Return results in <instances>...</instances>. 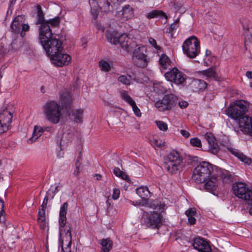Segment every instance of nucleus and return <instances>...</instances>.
Here are the masks:
<instances>
[{
    "label": "nucleus",
    "instance_id": "nucleus-1",
    "mask_svg": "<svg viewBox=\"0 0 252 252\" xmlns=\"http://www.w3.org/2000/svg\"><path fill=\"white\" fill-rule=\"evenodd\" d=\"M43 113L47 121L53 124L59 123L62 117V109L56 101H47L43 106Z\"/></svg>",
    "mask_w": 252,
    "mask_h": 252
},
{
    "label": "nucleus",
    "instance_id": "nucleus-2",
    "mask_svg": "<svg viewBox=\"0 0 252 252\" xmlns=\"http://www.w3.org/2000/svg\"><path fill=\"white\" fill-rule=\"evenodd\" d=\"M183 158L176 151H172L164 158V167L171 174L177 173L182 167Z\"/></svg>",
    "mask_w": 252,
    "mask_h": 252
},
{
    "label": "nucleus",
    "instance_id": "nucleus-3",
    "mask_svg": "<svg viewBox=\"0 0 252 252\" xmlns=\"http://www.w3.org/2000/svg\"><path fill=\"white\" fill-rule=\"evenodd\" d=\"M60 23V18L59 17H56L39 24L38 31L39 40L40 43H45V41L52 38V28L59 26Z\"/></svg>",
    "mask_w": 252,
    "mask_h": 252
},
{
    "label": "nucleus",
    "instance_id": "nucleus-4",
    "mask_svg": "<svg viewBox=\"0 0 252 252\" xmlns=\"http://www.w3.org/2000/svg\"><path fill=\"white\" fill-rule=\"evenodd\" d=\"M106 37L108 40L114 44H119L121 47L127 52H132L137 45L135 42L126 34H123L117 36L116 34L107 33Z\"/></svg>",
    "mask_w": 252,
    "mask_h": 252
},
{
    "label": "nucleus",
    "instance_id": "nucleus-5",
    "mask_svg": "<svg viewBox=\"0 0 252 252\" xmlns=\"http://www.w3.org/2000/svg\"><path fill=\"white\" fill-rule=\"evenodd\" d=\"M213 170L212 165L207 162H202L194 169L192 180L197 184H201L210 177Z\"/></svg>",
    "mask_w": 252,
    "mask_h": 252
},
{
    "label": "nucleus",
    "instance_id": "nucleus-6",
    "mask_svg": "<svg viewBox=\"0 0 252 252\" xmlns=\"http://www.w3.org/2000/svg\"><path fill=\"white\" fill-rule=\"evenodd\" d=\"M182 48L188 57L194 58L200 52V42L195 36H191L184 42Z\"/></svg>",
    "mask_w": 252,
    "mask_h": 252
},
{
    "label": "nucleus",
    "instance_id": "nucleus-7",
    "mask_svg": "<svg viewBox=\"0 0 252 252\" xmlns=\"http://www.w3.org/2000/svg\"><path fill=\"white\" fill-rule=\"evenodd\" d=\"M249 107L248 102L243 100H239L228 107L226 114L232 118L238 120L246 114Z\"/></svg>",
    "mask_w": 252,
    "mask_h": 252
},
{
    "label": "nucleus",
    "instance_id": "nucleus-8",
    "mask_svg": "<svg viewBox=\"0 0 252 252\" xmlns=\"http://www.w3.org/2000/svg\"><path fill=\"white\" fill-rule=\"evenodd\" d=\"M178 98L173 94H166L162 99L158 100L155 103V107L159 111H169L176 106Z\"/></svg>",
    "mask_w": 252,
    "mask_h": 252
},
{
    "label": "nucleus",
    "instance_id": "nucleus-9",
    "mask_svg": "<svg viewBox=\"0 0 252 252\" xmlns=\"http://www.w3.org/2000/svg\"><path fill=\"white\" fill-rule=\"evenodd\" d=\"M161 219L162 216L158 212H144L142 217V221L146 226L155 229L160 226L162 223Z\"/></svg>",
    "mask_w": 252,
    "mask_h": 252
},
{
    "label": "nucleus",
    "instance_id": "nucleus-10",
    "mask_svg": "<svg viewBox=\"0 0 252 252\" xmlns=\"http://www.w3.org/2000/svg\"><path fill=\"white\" fill-rule=\"evenodd\" d=\"M41 44L50 58L57 54L62 52L63 50L62 42L56 38H51L45 41V43H42Z\"/></svg>",
    "mask_w": 252,
    "mask_h": 252
},
{
    "label": "nucleus",
    "instance_id": "nucleus-11",
    "mask_svg": "<svg viewBox=\"0 0 252 252\" xmlns=\"http://www.w3.org/2000/svg\"><path fill=\"white\" fill-rule=\"evenodd\" d=\"M25 18L23 15H18L15 18L11 24V29L15 34H20V40L21 41L25 36V32L29 30L28 24L24 23Z\"/></svg>",
    "mask_w": 252,
    "mask_h": 252
},
{
    "label": "nucleus",
    "instance_id": "nucleus-12",
    "mask_svg": "<svg viewBox=\"0 0 252 252\" xmlns=\"http://www.w3.org/2000/svg\"><path fill=\"white\" fill-rule=\"evenodd\" d=\"M234 194L238 198L246 202L252 199V190L242 182H238L233 185L232 188Z\"/></svg>",
    "mask_w": 252,
    "mask_h": 252
},
{
    "label": "nucleus",
    "instance_id": "nucleus-13",
    "mask_svg": "<svg viewBox=\"0 0 252 252\" xmlns=\"http://www.w3.org/2000/svg\"><path fill=\"white\" fill-rule=\"evenodd\" d=\"M164 76L168 81L173 82L177 85L183 84L186 79V75L176 67L165 73Z\"/></svg>",
    "mask_w": 252,
    "mask_h": 252
},
{
    "label": "nucleus",
    "instance_id": "nucleus-14",
    "mask_svg": "<svg viewBox=\"0 0 252 252\" xmlns=\"http://www.w3.org/2000/svg\"><path fill=\"white\" fill-rule=\"evenodd\" d=\"M12 112L6 107L0 113V133L6 132L10 125Z\"/></svg>",
    "mask_w": 252,
    "mask_h": 252
},
{
    "label": "nucleus",
    "instance_id": "nucleus-15",
    "mask_svg": "<svg viewBox=\"0 0 252 252\" xmlns=\"http://www.w3.org/2000/svg\"><path fill=\"white\" fill-rule=\"evenodd\" d=\"M145 50V47L142 46L133 51L134 57L137 59L136 64L141 67H146L148 62L147 56L143 53Z\"/></svg>",
    "mask_w": 252,
    "mask_h": 252
},
{
    "label": "nucleus",
    "instance_id": "nucleus-16",
    "mask_svg": "<svg viewBox=\"0 0 252 252\" xmlns=\"http://www.w3.org/2000/svg\"><path fill=\"white\" fill-rule=\"evenodd\" d=\"M52 63L56 66L62 67L68 65L71 60L70 56L60 52L50 58Z\"/></svg>",
    "mask_w": 252,
    "mask_h": 252
},
{
    "label": "nucleus",
    "instance_id": "nucleus-17",
    "mask_svg": "<svg viewBox=\"0 0 252 252\" xmlns=\"http://www.w3.org/2000/svg\"><path fill=\"white\" fill-rule=\"evenodd\" d=\"M241 130L252 135V117L244 115L238 119Z\"/></svg>",
    "mask_w": 252,
    "mask_h": 252
},
{
    "label": "nucleus",
    "instance_id": "nucleus-18",
    "mask_svg": "<svg viewBox=\"0 0 252 252\" xmlns=\"http://www.w3.org/2000/svg\"><path fill=\"white\" fill-rule=\"evenodd\" d=\"M204 138L208 141L210 151L213 154H217L219 151V147L214 135L211 132H207L204 135Z\"/></svg>",
    "mask_w": 252,
    "mask_h": 252
},
{
    "label": "nucleus",
    "instance_id": "nucleus-19",
    "mask_svg": "<svg viewBox=\"0 0 252 252\" xmlns=\"http://www.w3.org/2000/svg\"><path fill=\"white\" fill-rule=\"evenodd\" d=\"M192 245L193 248L199 252H211L210 246L202 238H195Z\"/></svg>",
    "mask_w": 252,
    "mask_h": 252
},
{
    "label": "nucleus",
    "instance_id": "nucleus-20",
    "mask_svg": "<svg viewBox=\"0 0 252 252\" xmlns=\"http://www.w3.org/2000/svg\"><path fill=\"white\" fill-rule=\"evenodd\" d=\"M204 185V189L213 194H215L218 187V181L216 177L212 176L209 180H206Z\"/></svg>",
    "mask_w": 252,
    "mask_h": 252
},
{
    "label": "nucleus",
    "instance_id": "nucleus-21",
    "mask_svg": "<svg viewBox=\"0 0 252 252\" xmlns=\"http://www.w3.org/2000/svg\"><path fill=\"white\" fill-rule=\"evenodd\" d=\"M97 4L100 10L105 13H109L113 10L114 4L111 0H98Z\"/></svg>",
    "mask_w": 252,
    "mask_h": 252
},
{
    "label": "nucleus",
    "instance_id": "nucleus-22",
    "mask_svg": "<svg viewBox=\"0 0 252 252\" xmlns=\"http://www.w3.org/2000/svg\"><path fill=\"white\" fill-rule=\"evenodd\" d=\"M60 101L63 107L66 109L70 108L72 103V97L70 93L64 92L61 94Z\"/></svg>",
    "mask_w": 252,
    "mask_h": 252
},
{
    "label": "nucleus",
    "instance_id": "nucleus-23",
    "mask_svg": "<svg viewBox=\"0 0 252 252\" xmlns=\"http://www.w3.org/2000/svg\"><path fill=\"white\" fill-rule=\"evenodd\" d=\"M68 204L64 202L61 207L59 213V224L61 227H63L66 223V214Z\"/></svg>",
    "mask_w": 252,
    "mask_h": 252
},
{
    "label": "nucleus",
    "instance_id": "nucleus-24",
    "mask_svg": "<svg viewBox=\"0 0 252 252\" xmlns=\"http://www.w3.org/2000/svg\"><path fill=\"white\" fill-rule=\"evenodd\" d=\"M229 151L232 154L237 157L241 161L244 163L248 165L251 163L252 161L251 158L244 155L243 153L241 152L238 150L230 148L229 149Z\"/></svg>",
    "mask_w": 252,
    "mask_h": 252
},
{
    "label": "nucleus",
    "instance_id": "nucleus-25",
    "mask_svg": "<svg viewBox=\"0 0 252 252\" xmlns=\"http://www.w3.org/2000/svg\"><path fill=\"white\" fill-rule=\"evenodd\" d=\"M121 12L122 18L125 20L130 19L134 16V10L128 4L125 5Z\"/></svg>",
    "mask_w": 252,
    "mask_h": 252
},
{
    "label": "nucleus",
    "instance_id": "nucleus-26",
    "mask_svg": "<svg viewBox=\"0 0 252 252\" xmlns=\"http://www.w3.org/2000/svg\"><path fill=\"white\" fill-rule=\"evenodd\" d=\"M65 128L67 129V130H65L63 132L61 140V142L63 143H68L69 141H71L73 135V128L70 126H66Z\"/></svg>",
    "mask_w": 252,
    "mask_h": 252
},
{
    "label": "nucleus",
    "instance_id": "nucleus-27",
    "mask_svg": "<svg viewBox=\"0 0 252 252\" xmlns=\"http://www.w3.org/2000/svg\"><path fill=\"white\" fill-rule=\"evenodd\" d=\"M99 243L101 246L100 252H109L112 248L113 243L109 238L101 239Z\"/></svg>",
    "mask_w": 252,
    "mask_h": 252
},
{
    "label": "nucleus",
    "instance_id": "nucleus-28",
    "mask_svg": "<svg viewBox=\"0 0 252 252\" xmlns=\"http://www.w3.org/2000/svg\"><path fill=\"white\" fill-rule=\"evenodd\" d=\"M44 131V129L43 127L37 126H35L32 133V136L31 138L28 139V142L29 143H32L35 142V140L42 135Z\"/></svg>",
    "mask_w": 252,
    "mask_h": 252
},
{
    "label": "nucleus",
    "instance_id": "nucleus-29",
    "mask_svg": "<svg viewBox=\"0 0 252 252\" xmlns=\"http://www.w3.org/2000/svg\"><path fill=\"white\" fill-rule=\"evenodd\" d=\"M136 193L141 199H149L150 196V192L147 187L138 188Z\"/></svg>",
    "mask_w": 252,
    "mask_h": 252
},
{
    "label": "nucleus",
    "instance_id": "nucleus-30",
    "mask_svg": "<svg viewBox=\"0 0 252 252\" xmlns=\"http://www.w3.org/2000/svg\"><path fill=\"white\" fill-rule=\"evenodd\" d=\"M200 73L206 76L207 78H213L216 81H220V78L213 68H210L200 71Z\"/></svg>",
    "mask_w": 252,
    "mask_h": 252
},
{
    "label": "nucleus",
    "instance_id": "nucleus-31",
    "mask_svg": "<svg viewBox=\"0 0 252 252\" xmlns=\"http://www.w3.org/2000/svg\"><path fill=\"white\" fill-rule=\"evenodd\" d=\"M84 110L78 109L72 112V116L73 117L74 121L77 123H81L83 121Z\"/></svg>",
    "mask_w": 252,
    "mask_h": 252
},
{
    "label": "nucleus",
    "instance_id": "nucleus-32",
    "mask_svg": "<svg viewBox=\"0 0 252 252\" xmlns=\"http://www.w3.org/2000/svg\"><path fill=\"white\" fill-rule=\"evenodd\" d=\"M148 19H152L157 17H166L165 13L161 10H154L149 12L146 15Z\"/></svg>",
    "mask_w": 252,
    "mask_h": 252
},
{
    "label": "nucleus",
    "instance_id": "nucleus-33",
    "mask_svg": "<svg viewBox=\"0 0 252 252\" xmlns=\"http://www.w3.org/2000/svg\"><path fill=\"white\" fill-rule=\"evenodd\" d=\"M118 81L124 85L128 86L132 84V78L130 75H121L118 78Z\"/></svg>",
    "mask_w": 252,
    "mask_h": 252
},
{
    "label": "nucleus",
    "instance_id": "nucleus-34",
    "mask_svg": "<svg viewBox=\"0 0 252 252\" xmlns=\"http://www.w3.org/2000/svg\"><path fill=\"white\" fill-rule=\"evenodd\" d=\"M159 62L161 67L166 69L170 65L171 61L166 55L162 54L159 58Z\"/></svg>",
    "mask_w": 252,
    "mask_h": 252
},
{
    "label": "nucleus",
    "instance_id": "nucleus-35",
    "mask_svg": "<svg viewBox=\"0 0 252 252\" xmlns=\"http://www.w3.org/2000/svg\"><path fill=\"white\" fill-rule=\"evenodd\" d=\"M193 85L198 91L204 90L207 86V84L204 80L197 79L194 81Z\"/></svg>",
    "mask_w": 252,
    "mask_h": 252
},
{
    "label": "nucleus",
    "instance_id": "nucleus-36",
    "mask_svg": "<svg viewBox=\"0 0 252 252\" xmlns=\"http://www.w3.org/2000/svg\"><path fill=\"white\" fill-rule=\"evenodd\" d=\"M36 9L37 19L36 22V24L39 25L46 22V21L44 20V14L40 5H36Z\"/></svg>",
    "mask_w": 252,
    "mask_h": 252
},
{
    "label": "nucleus",
    "instance_id": "nucleus-37",
    "mask_svg": "<svg viewBox=\"0 0 252 252\" xmlns=\"http://www.w3.org/2000/svg\"><path fill=\"white\" fill-rule=\"evenodd\" d=\"M45 221V211L39 209L38 213V222L42 228L44 227Z\"/></svg>",
    "mask_w": 252,
    "mask_h": 252
},
{
    "label": "nucleus",
    "instance_id": "nucleus-38",
    "mask_svg": "<svg viewBox=\"0 0 252 252\" xmlns=\"http://www.w3.org/2000/svg\"><path fill=\"white\" fill-rule=\"evenodd\" d=\"M120 94L121 98L129 105L134 101L126 91L122 90L120 92Z\"/></svg>",
    "mask_w": 252,
    "mask_h": 252
},
{
    "label": "nucleus",
    "instance_id": "nucleus-39",
    "mask_svg": "<svg viewBox=\"0 0 252 252\" xmlns=\"http://www.w3.org/2000/svg\"><path fill=\"white\" fill-rule=\"evenodd\" d=\"M154 91L158 94H163L166 92L167 88L163 86V83H156L153 86Z\"/></svg>",
    "mask_w": 252,
    "mask_h": 252
},
{
    "label": "nucleus",
    "instance_id": "nucleus-40",
    "mask_svg": "<svg viewBox=\"0 0 252 252\" xmlns=\"http://www.w3.org/2000/svg\"><path fill=\"white\" fill-rule=\"evenodd\" d=\"M113 173L116 176L120 177L123 180L127 181L128 179V175L124 172L121 171L118 167L114 168Z\"/></svg>",
    "mask_w": 252,
    "mask_h": 252
},
{
    "label": "nucleus",
    "instance_id": "nucleus-41",
    "mask_svg": "<svg viewBox=\"0 0 252 252\" xmlns=\"http://www.w3.org/2000/svg\"><path fill=\"white\" fill-rule=\"evenodd\" d=\"M99 65L101 70L103 71L108 72L111 69L109 63L105 61L101 60L99 63Z\"/></svg>",
    "mask_w": 252,
    "mask_h": 252
},
{
    "label": "nucleus",
    "instance_id": "nucleus-42",
    "mask_svg": "<svg viewBox=\"0 0 252 252\" xmlns=\"http://www.w3.org/2000/svg\"><path fill=\"white\" fill-rule=\"evenodd\" d=\"M156 123L158 127L161 130L166 131L168 128L166 123L162 121H157Z\"/></svg>",
    "mask_w": 252,
    "mask_h": 252
},
{
    "label": "nucleus",
    "instance_id": "nucleus-43",
    "mask_svg": "<svg viewBox=\"0 0 252 252\" xmlns=\"http://www.w3.org/2000/svg\"><path fill=\"white\" fill-rule=\"evenodd\" d=\"M190 143L193 146L199 148L202 146L201 140L197 137L191 138Z\"/></svg>",
    "mask_w": 252,
    "mask_h": 252
},
{
    "label": "nucleus",
    "instance_id": "nucleus-44",
    "mask_svg": "<svg viewBox=\"0 0 252 252\" xmlns=\"http://www.w3.org/2000/svg\"><path fill=\"white\" fill-rule=\"evenodd\" d=\"M132 108V110L135 114V115L137 117H140L141 115V113L140 112V109L137 107L136 104L134 101L133 102L129 104Z\"/></svg>",
    "mask_w": 252,
    "mask_h": 252
},
{
    "label": "nucleus",
    "instance_id": "nucleus-45",
    "mask_svg": "<svg viewBox=\"0 0 252 252\" xmlns=\"http://www.w3.org/2000/svg\"><path fill=\"white\" fill-rule=\"evenodd\" d=\"M4 208V202L0 198V221L4 222V217L3 216V212Z\"/></svg>",
    "mask_w": 252,
    "mask_h": 252
},
{
    "label": "nucleus",
    "instance_id": "nucleus-46",
    "mask_svg": "<svg viewBox=\"0 0 252 252\" xmlns=\"http://www.w3.org/2000/svg\"><path fill=\"white\" fill-rule=\"evenodd\" d=\"M81 163L80 162H79L78 158L76 160V163H75V167L76 168L74 170L73 172V174L74 176H77L79 175V173L81 171V168H80V165Z\"/></svg>",
    "mask_w": 252,
    "mask_h": 252
},
{
    "label": "nucleus",
    "instance_id": "nucleus-47",
    "mask_svg": "<svg viewBox=\"0 0 252 252\" xmlns=\"http://www.w3.org/2000/svg\"><path fill=\"white\" fill-rule=\"evenodd\" d=\"M186 215L189 217L194 216L196 214V210L194 208H190L185 212Z\"/></svg>",
    "mask_w": 252,
    "mask_h": 252
},
{
    "label": "nucleus",
    "instance_id": "nucleus-48",
    "mask_svg": "<svg viewBox=\"0 0 252 252\" xmlns=\"http://www.w3.org/2000/svg\"><path fill=\"white\" fill-rule=\"evenodd\" d=\"M149 43L157 50L160 49V47L157 44L156 41L152 37H150L148 39Z\"/></svg>",
    "mask_w": 252,
    "mask_h": 252
},
{
    "label": "nucleus",
    "instance_id": "nucleus-49",
    "mask_svg": "<svg viewBox=\"0 0 252 252\" xmlns=\"http://www.w3.org/2000/svg\"><path fill=\"white\" fill-rule=\"evenodd\" d=\"M120 194V189H113L112 198L114 200H117L119 197Z\"/></svg>",
    "mask_w": 252,
    "mask_h": 252
},
{
    "label": "nucleus",
    "instance_id": "nucleus-50",
    "mask_svg": "<svg viewBox=\"0 0 252 252\" xmlns=\"http://www.w3.org/2000/svg\"><path fill=\"white\" fill-rule=\"evenodd\" d=\"M148 199H141L140 201H136L135 204H134L133 202L132 204L134 205H138L140 206H144L147 204Z\"/></svg>",
    "mask_w": 252,
    "mask_h": 252
},
{
    "label": "nucleus",
    "instance_id": "nucleus-51",
    "mask_svg": "<svg viewBox=\"0 0 252 252\" xmlns=\"http://www.w3.org/2000/svg\"><path fill=\"white\" fill-rule=\"evenodd\" d=\"M152 143L154 145L158 147H161L164 145L163 142L158 139H154Z\"/></svg>",
    "mask_w": 252,
    "mask_h": 252
},
{
    "label": "nucleus",
    "instance_id": "nucleus-52",
    "mask_svg": "<svg viewBox=\"0 0 252 252\" xmlns=\"http://www.w3.org/2000/svg\"><path fill=\"white\" fill-rule=\"evenodd\" d=\"M178 103V105L181 108H185L188 106V102L186 101H180L177 102Z\"/></svg>",
    "mask_w": 252,
    "mask_h": 252
},
{
    "label": "nucleus",
    "instance_id": "nucleus-53",
    "mask_svg": "<svg viewBox=\"0 0 252 252\" xmlns=\"http://www.w3.org/2000/svg\"><path fill=\"white\" fill-rule=\"evenodd\" d=\"M180 133L182 134V135L184 136L185 138H188L190 136L189 133L186 130H181Z\"/></svg>",
    "mask_w": 252,
    "mask_h": 252
},
{
    "label": "nucleus",
    "instance_id": "nucleus-54",
    "mask_svg": "<svg viewBox=\"0 0 252 252\" xmlns=\"http://www.w3.org/2000/svg\"><path fill=\"white\" fill-rule=\"evenodd\" d=\"M188 221H189V223L190 225H193L195 223L196 219H195L194 216L189 217H188Z\"/></svg>",
    "mask_w": 252,
    "mask_h": 252
},
{
    "label": "nucleus",
    "instance_id": "nucleus-55",
    "mask_svg": "<svg viewBox=\"0 0 252 252\" xmlns=\"http://www.w3.org/2000/svg\"><path fill=\"white\" fill-rule=\"evenodd\" d=\"M125 0H111V2L113 3L114 5H120L121 3L123 2Z\"/></svg>",
    "mask_w": 252,
    "mask_h": 252
},
{
    "label": "nucleus",
    "instance_id": "nucleus-56",
    "mask_svg": "<svg viewBox=\"0 0 252 252\" xmlns=\"http://www.w3.org/2000/svg\"><path fill=\"white\" fill-rule=\"evenodd\" d=\"M250 206L249 207V213L251 215H252V200L248 201L247 202Z\"/></svg>",
    "mask_w": 252,
    "mask_h": 252
},
{
    "label": "nucleus",
    "instance_id": "nucleus-57",
    "mask_svg": "<svg viewBox=\"0 0 252 252\" xmlns=\"http://www.w3.org/2000/svg\"><path fill=\"white\" fill-rule=\"evenodd\" d=\"M246 75L248 78L252 79V71H247L246 73Z\"/></svg>",
    "mask_w": 252,
    "mask_h": 252
},
{
    "label": "nucleus",
    "instance_id": "nucleus-58",
    "mask_svg": "<svg viewBox=\"0 0 252 252\" xmlns=\"http://www.w3.org/2000/svg\"><path fill=\"white\" fill-rule=\"evenodd\" d=\"M60 246L61 247V252H65V251L64 250L63 248V241L61 240L60 241Z\"/></svg>",
    "mask_w": 252,
    "mask_h": 252
},
{
    "label": "nucleus",
    "instance_id": "nucleus-59",
    "mask_svg": "<svg viewBox=\"0 0 252 252\" xmlns=\"http://www.w3.org/2000/svg\"><path fill=\"white\" fill-rule=\"evenodd\" d=\"M65 235H68L69 237V238H70V235L72 236L71 232V229L70 227L68 229L66 230Z\"/></svg>",
    "mask_w": 252,
    "mask_h": 252
},
{
    "label": "nucleus",
    "instance_id": "nucleus-60",
    "mask_svg": "<svg viewBox=\"0 0 252 252\" xmlns=\"http://www.w3.org/2000/svg\"><path fill=\"white\" fill-rule=\"evenodd\" d=\"M69 241L68 242V244L67 245V248H70L71 247V244H72V236L70 235V238H69Z\"/></svg>",
    "mask_w": 252,
    "mask_h": 252
},
{
    "label": "nucleus",
    "instance_id": "nucleus-61",
    "mask_svg": "<svg viewBox=\"0 0 252 252\" xmlns=\"http://www.w3.org/2000/svg\"><path fill=\"white\" fill-rule=\"evenodd\" d=\"M48 196L46 195L45 197H44V200H43V202L42 203L45 204L47 205V203H48Z\"/></svg>",
    "mask_w": 252,
    "mask_h": 252
},
{
    "label": "nucleus",
    "instance_id": "nucleus-62",
    "mask_svg": "<svg viewBox=\"0 0 252 252\" xmlns=\"http://www.w3.org/2000/svg\"><path fill=\"white\" fill-rule=\"evenodd\" d=\"M106 203L107 208V209H109L111 206V203L109 202V199H108L107 200Z\"/></svg>",
    "mask_w": 252,
    "mask_h": 252
},
{
    "label": "nucleus",
    "instance_id": "nucleus-63",
    "mask_svg": "<svg viewBox=\"0 0 252 252\" xmlns=\"http://www.w3.org/2000/svg\"><path fill=\"white\" fill-rule=\"evenodd\" d=\"M43 128L44 129V131L46 130L48 131H52L53 130V128L50 127H45L44 128L43 127Z\"/></svg>",
    "mask_w": 252,
    "mask_h": 252
},
{
    "label": "nucleus",
    "instance_id": "nucleus-64",
    "mask_svg": "<svg viewBox=\"0 0 252 252\" xmlns=\"http://www.w3.org/2000/svg\"><path fill=\"white\" fill-rule=\"evenodd\" d=\"M95 176L96 180H99L101 178V175L100 174H95Z\"/></svg>",
    "mask_w": 252,
    "mask_h": 252
}]
</instances>
